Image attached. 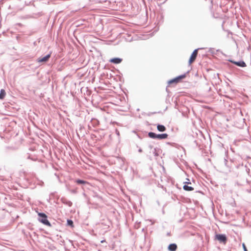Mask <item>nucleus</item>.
<instances>
[{
	"mask_svg": "<svg viewBox=\"0 0 251 251\" xmlns=\"http://www.w3.org/2000/svg\"><path fill=\"white\" fill-rule=\"evenodd\" d=\"M183 189L184 190L187 191H191L194 190V188L191 186H188L186 184H184L183 186Z\"/></svg>",
	"mask_w": 251,
	"mask_h": 251,
	"instance_id": "11",
	"label": "nucleus"
},
{
	"mask_svg": "<svg viewBox=\"0 0 251 251\" xmlns=\"http://www.w3.org/2000/svg\"><path fill=\"white\" fill-rule=\"evenodd\" d=\"M186 77V75L184 74L181 75H179L174 79H172L168 81L169 84H171L172 83L177 84L180 81V80Z\"/></svg>",
	"mask_w": 251,
	"mask_h": 251,
	"instance_id": "3",
	"label": "nucleus"
},
{
	"mask_svg": "<svg viewBox=\"0 0 251 251\" xmlns=\"http://www.w3.org/2000/svg\"><path fill=\"white\" fill-rule=\"evenodd\" d=\"M177 245L176 244H171L168 246V250L170 251H176Z\"/></svg>",
	"mask_w": 251,
	"mask_h": 251,
	"instance_id": "8",
	"label": "nucleus"
},
{
	"mask_svg": "<svg viewBox=\"0 0 251 251\" xmlns=\"http://www.w3.org/2000/svg\"><path fill=\"white\" fill-rule=\"evenodd\" d=\"M122 59L119 58H114L110 60V62L114 64H119L122 62Z\"/></svg>",
	"mask_w": 251,
	"mask_h": 251,
	"instance_id": "7",
	"label": "nucleus"
},
{
	"mask_svg": "<svg viewBox=\"0 0 251 251\" xmlns=\"http://www.w3.org/2000/svg\"><path fill=\"white\" fill-rule=\"evenodd\" d=\"M184 184H191V182H184Z\"/></svg>",
	"mask_w": 251,
	"mask_h": 251,
	"instance_id": "16",
	"label": "nucleus"
},
{
	"mask_svg": "<svg viewBox=\"0 0 251 251\" xmlns=\"http://www.w3.org/2000/svg\"><path fill=\"white\" fill-rule=\"evenodd\" d=\"M216 239L220 242L224 244L226 243L227 240L226 236L224 234H217L216 235Z\"/></svg>",
	"mask_w": 251,
	"mask_h": 251,
	"instance_id": "4",
	"label": "nucleus"
},
{
	"mask_svg": "<svg viewBox=\"0 0 251 251\" xmlns=\"http://www.w3.org/2000/svg\"><path fill=\"white\" fill-rule=\"evenodd\" d=\"M67 224H68V225H69L72 227H74V223H73V221H72L71 220H67Z\"/></svg>",
	"mask_w": 251,
	"mask_h": 251,
	"instance_id": "14",
	"label": "nucleus"
},
{
	"mask_svg": "<svg viewBox=\"0 0 251 251\" xmlns=\"http://www.w3.org/2000/svg\"><path fill=\"white\" fill-rule=\"evenodd\" d=\"M75 182L78 184H88L89 183L86 181L80 180V179H77L76 180Z\"/></svg>",
	"mask_w": 251,
	"mask_h": 251,
	"instance_id": "13",
	"label": "nucleus"
},
{
	"mask_svg": "<svg viewBox=\"0 0 251 251\" xmlns=\"http://www.w3.org/2000/svg\"><path fill=\"white\" fill-rule=\"evenodd\" d=\"M38 216L40 217L39 221L45 225L51 226V224L47 219V216L43 213H38Z\"/></svg>",
	"mask_w": 251,
	"mask_h": 251,
	"instance_id": "1",
	"label": "nucleus"
},
{
	"mask_svg": "<svg viewBox=\"0 0 251 251\" xmlns=\"http://www.w3.org/2000/svg\"><path fill=\"white\" fill-rule=\"evenodd\" d=\"M157 130L160 132H163L166 130V127L163 125H158L157 126Z\"/></svg>",
	"mask_w": 251,
	"mask_h": 251,
	"instance_id": "9",
	"label": "nucleus"
},
{
	"mask_svg": "<svg viewBox=\"0 0 251 251\" xmlns=\"http://www.w3.org/2000/svg\"><path fill=\"white\" fill-rule=\"evenodd\" d=\"M6 95L5 91L4 89H1L0 93V99L2 100Z\"/></svg>",
	"mask_w": 251,
	"mask_h": 251,
	"instance_id": "12",
	"label": "nucleus"
},
{
	"mask_svg": "<svg viewBox=\"0 0 251 251\" xmlns=\"http://www.w3.org/2000/svg\"><path fill=\"white\" fill-rule=\"evenodd\" d=\"M233 63L240 67H244L246 66V63L244 61L234 62Z\"/></svg>",
	"mask_w": 251,
	"mask_h": 251,
	"instance_id": "10",
	"label": "nucleus"
},
{
	"mask_svg": "<svg viewBox=\"0 0 251 251\" xmlns=\"http://www.w3.org/2000/svg\"><path fill=\"white\" fill-rule=\"evenodd\" d=\"M105 242V240H102V241H101V243H104V242Z\"/></svg>",
	"mask_w": 251,
	"mask_h": 251,
	"instance_id": "17",
	"label": "nucleus"
},
{
	"mask_svg": "<svg viewBox=\"0 0 251 251\" xmlns=\"http://www.w3.org/2000/svg\"><path fill=\"white\" fill-rule=\"evenodd\" d=\"M50 57V54L47 55L46 56L42 57V58H39L38 59V62H46L48 61L49 58Z\"/></svg>",
	"mask_w": 251,
	"mask_h": 251,
	"instance_id": "6",
	"label": "nucleus"
},
{
	"mask_svg": "<svg viewBox=\"0 0 251 251\" xmlns=\"http://www.w3.org/2000/svg\"><path fill=\"white\" fill-rule=\"evenodd\" d=\"M198 55V50L196 49L194 50L193 53H192L190 58L189 60V63L190 64H191L193 62H194L197 56Z\"/></svg>",
	"mask_w": 251,
	"mask_h": 251,
	"instance_id": "5",
	"label": "nucleus"
},
{
	"mask_svg": "<svg viewBox=\"0 0 251 251\" xmlns=\"http://www.w3.org/2000/svg\"><path fill=\"white\" fill-rule=\"evenodd\" d=\"M149 136L153 139H165L168 138V135L167 133L156 134L153 132H149Z\"/></svg>",
	"mask_w": 251,
	"mask_h": 251,
	"instance_id": "2",
	"label": "nucleus"
},
{
	"mask_svg": "<svg viewBox=\"0 0 251 251\" xmlns=\"http://www.w3.org/2000/svg\"><path fill=\"white\" fill-rule=\"evenodd\" d=\"M242 246H243V247L244 248V251H248L247 249V248L246 247L245 244L244 243H243Z\"/></svg>",
	"mask_w": 251,
	"mask_h": 251,
	"instance_id": "15",
	"label": "nucleus"
}]
</instances>
